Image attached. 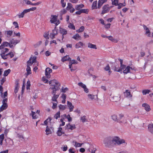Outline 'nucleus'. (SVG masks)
<instances>
[{"label":"nucleus","mask_w":153,"mask_h":153,"mask_svg":"<svg viewBox=\"0 0 153 153\" xmlns=\"http://www.w3.org/2000/svg\"><path fill=\"white\" fill-rule=\"evenodd\" d=\"M103 143L105 147L110 148L125 143L126 142L124 140L118 137L108 136L104 139Z\"/></svg>","instance_id":"1"},{"label":"nucleus","mask_w":153,"mask_h":153,"mask_svg":"<svg viewBox=\"0 0 153 153\" xmlns=\"http://www.w3.org/2000/svg\"><path fill=\"white\" fill-rule=\"evenodd\" d=\"M88 97L89 99L91 100H94L95 103L97 104L99 103V101L100 100L98 98L97 95L88 94Z\"/></svg>","instance_id":"2"},{"label":"nucleus","mask_w":153,"mask_h":153,"mask_svg":"<svg viewBox=\"0 0 153 153\" xmlns=\"http://www.w3.org/2000/svg\"><path fill=\"white\" fill-rule=\"evenodd\" d=\"M110 8L109 7V5L106 4L103 6L102 7V10L101 14L103 15L108 13L110 10Z\"/></svg>","instance_id":"3"},{"label":"nucleus","mask_w":153,"mask_h":153,"mask_svg":"<svg viewBox=\"0 0 153 153\" xmlns=\"http://www.w3.org/2000/svg\"><path fill=\"white\" fill-rule=\"evenodd\" d=\"M49 84L53 87H57L60 86V84L59 82L55 79L51 80L49 82Z\"/></svg>","instance_id":"4"},{"label":"nucleus","mask_w":153,"mask_h":153,"mask_svg":"<svg viewBox=\"0 0 153 153\" xmlns=\"http://www.w3.org/2000/svg\"><path fill=\"white\" fill-rule=\"evenodd\" d=\"M52 71L51 69L49 68H47L45 70V74L47 77L48 78H49L51 77V75L50 73H51Z\"/></svg>","instance_id":"5"},{"label":"nucleus","mask_w":153,"mask_h":153,"mask_svg":"<svg viewBox=\"0 0 153 153\" xmlns=\"http://www.w3.org/2000/svg\"><path fill=\"white\" fill-rule=\"evenodd\" d=\"M125 97L127 98H131L132 95L131 94L130 91L128 90H126L123 93Z\"/></svg>","instance_id":"6"},{"label":"nucleus","mask_w":153,"mask_h":153,"mask_svg":"<svg viewBox=\"0 0 153 153\" xmlns=\"http://www.w3.org/2000/svg\"><path fill=\"white\" fill-rule=\"evenodd\" d=\"M57 30L56 29V27H55L54 29L53 30L52 33H51V38L52 39L55 38V36L57 35L58 34Z\"/></svg>","instance_id":"7"},{"label":"nucleus","mask_w":153,"mask_h":153,"mask_svg":"<svg viewBox=\"0 0 153 153\" xmlns=\"http://www.w3.org/2000/svg\"><path fill=\"white\" fill-rule=\"evenodd\" d=\"M28 12L27 10V9H25L23 11H22V13H19L18 15V16L19 18H23L25 15L27 14V13H28Z\"/></svg>","instance_id":"8"},{"label":"nucleus","mask_w":153,"mask_h":153,"mask_svg":"<svg viewBox=\"0 0 153 153\" xmlns=\"http://www.w3.org/2000/svg\"><path fill=\"white\" fill-rule=\"evenodd\" d=\"M89 151L91 153H95L97 149L95 146L91 145L88 149Z\"/></svg>","instance_id":"9"},{"label":"nucleus","mask_w":153,"mask_h":153,"mask_svg":"<svg viewBox=\"0 0 153 153\" xmlns=\"http://www.w3.org/2000/svg\"><path fill=\"white\" fill-rule=\"evenodd\" d=\"M131 68V69H133L131 68H130L129 66H127V67L126 66L124 68L122 69V70H123V72L124 74H127L130 71V69Z\"/></svg>","instance_id":"10"},{"label":"nucleus","mask_w":153,"mask_h":153,"mask_svg":"<svg viewBox=\"0 0 153 153\" xmlns=\"http://www.w3.org/2000/svg\"><path fill=\"white\" fill-rule=\"evenodd\" d=\"M59 32L62 35V40L64 38V35L67 33V31L65 29L61 28L60 29Z\"/></svg>","instance_id":"11"},{"label":"nucleus","mask_w":153,"mask_h":153,"mask_svg":"<svg viewBox=\"0 0 153 153\" xmlns=\"http://www.w3.org/2000/svg\"><path fill=\"white\" fill-rule=\"evenodd\" d=\"M107 1V0H99L98 3L97 8L100 9L102 4Z\"/></svg>","instance_id":"12"},{"label":"nucleus","mask_w":153,"mask_h":153,"mask_svg":"<svg viewBox=\"0 0 153 153\" xmlns=\"http://www.w3.org/2000/svg\"><path fill=\"white\" fill-rule=\"evenodd\" d=\"M59 87V86H58L57 87H51L50 88L53 90V91L52 92V94H56V91H57L59 90L60 88Z\"/></svg>","instance_id":"13"},{"label":"nucleus","mask_w":153,"mask_h":153,"mask_svg":"<svg viewBox=\"0 0 153 153\" xmlns=\"http://www.w3.org/2000/svg\"><path fill=\"white\" fill-rule=\"evenodd\" d=\"M142 106L144 107L145 109L147 111H149L151 110V108L149 105L146 103H143L142 105Z\"/></svg>","instance_id":"14"},{"label":"nucleus","mask_w":153,"mask_h":153,"mask_svg":"<svg viewBox=\"0 0 153 153\" xmlns=\"http://www.w3.org/2000/svg\"><path fill=\"white\" fill-rule=\"evenodd\" d=\"M144 29L146 31V34L147 35L148 37H150V32L149 28L146 27V26L144 25L143 26Z\"/></svg>","instance_id":"15"},{"label":"nucleus","mask_w":153,"mask_h":153,"mask_svg":"<svg viewBox=\"0 0 153 153\" xmlns=\"http://www.w3.org/2000/svg\"><path fill=\"white\" fill-rule=\"evenodd\" d=\"M68 106L69 107L70 111L71 112L73 111L74 108V106L72 105V103L69 101H67Z\"/></svg>","instance_id":"16"},{"label":"nucleus","mask_w":153,"mask_h":153,"mask_svg":"<svg viewBox=\"0 0 153 153\" xmlns=\"http://www.w3.org/2000/svg\"><path fill=\"white\" fill-rule=\"evenodd\" d=\"M20 3L23 5H25L30 3L29 0H20Z\"/></svg>","instance_id":"17"},{"label":"nucleus","mask_w":153,"mask_h":153,"mask_svg":"<svg viewBox=\"0 0 153 153\" xmlns=\"http://www.w3.org/2000/svg\"><path fill=\"white\" fill-rule=\"evenodd\" d=\"M16 138L17 139L20 141L23 140L25 139V137L22 134H17Z\"/></svg>","instance_id":"18"},{"label":"nucleus","mask_w":153,"mask_h":153,"mask_svg":"<svg viewBox=\"0 0 153 153\" xmlns=\"http://www.w3.org/2000/svg\"><path fill=\"white\" fill-rule=\"evenodd\" d=\"M66 128H68V129L72 130L75 129L76 128V127L75 125H71L69 123L68 124L66 125Z\"/></svg>","instance_id":"19"},{"label":"nucleus","mask_w":153,"mask_h":153,"mask_svg":"<svg viewBox=\"0 0 153 153\" xmlns=\"http://www.w3.org/2000/svg\"><path fill=\"white\" fill-rule=\"evenodd\" d=\"M7 107V104L3 103V105L0 107V112L3 111L4 110L6 109Z\"/></svg>","instance_id":"20"},{"label":"nucleus","mask_w":153,"mask_h":153,"mask_svg":"<svg viewBox=\"0 0 153 153\" xmlns=\"http://www.w3.org/2000/svg\"><path fill=\"white\" fill-rule=\"evenodd\" d=\"M148 130L151 133H153V124H149L148 125Z\"/></svg>","instance_id":"21"},{"label":"nucleus","mask_w":153,"mask_h":153,"mask_svg":"<svg viewBox=\"0 0 153 153\" xmlns=\"http://www.w3.org/2000/svg\"><path fill=\"white\" fill-rule=\"evenodd\" d=\"M20 41L18 40H15L14 39H12L10 41V43L11 44H13L16 45V44L19 43Z\"/></svg>","instance_id":"22"},{"label":"nucleus","mask_w":153,"mask_h":153,"mask_svg":"<svg viewBox=\"0 0 153 153\" xmlns=\"http://www.w3.org/2000/svg\"><path fill=\"white\" fill-rule=\"evenodd\" d=\"M88 48H91L95 49H97L96 45L92 44L90 43H88Z\"/></svg>","instance_id":"23"},{"label":"nucleus","mask_w":153,"mask_h":153,"mask_svg":"<svg viewBox=\"0 0 153 153\" xmlns=\"http://www.w3.org/2000/svg\"><path fill=\"white\" fill-rule=\"evenodd\" d=\"M69 59H70V61L71 60V59L70 58L69 56L67 55L63 57L62 59L61 60L62 62H64L68 60H69Z\"/></svg>","instance_id":"24"},{"label":"nucleus","mask_w":153,"mask_h":153,"mask_svg":"<svg viewBox=\"0 0 153 153\" xmlns=\"http://www.w3.org/2000/svg\"><path fill=\"white\" fill-rule=\"evenodd\" d=\"M52 18L50 22L52 23H54L56 21L57 16H52Z\"/></svg>","instance_id":"25"},{"label":"nucleus","mask_w":153,"mask_h":153,"mask_svg":"<svg viewBox=\"0 0 153 153\" xmlns=\"http://www.w3.org/2000/svg\"><path fill=\"white\" fill-rule=\"evenodd\" d=\"M72 38L76 40H79L81 39V36H79L78 33L76 34L73 36Z\"/></svg>","instance_id":"26"},{"label":"nucleus","mask_w":153,"mask_h":153,"mask_svg":"<svg viewBox=\"0 0 153 153\" xmlns=\"http://www.w3.org/2000/svg\"><path fill=\"white\" fill-rule=\"evenodd\" d=\"M84 7L83 4H81L79 5H77L75 6V8L76 10H79L81 8H83Z\"/></svg>","instance_id":"27"},{"label":"nucleus","mask_w":153,"mask_h":153,"mask_svg":"<svg viewBox=\"0 0 153 153\" xmlns=\"http://www.w3.org/2000/svg\"><path fill=\"white\" fill-rule=\"evenodd\" d=\"M120 99V97L114 96L112 97V100L114 102H116L119 101Z\"/></svg>","instance_id":"28"},{"label":"nucleus","mask_w":153,"mask_h":153,"mask_svg":"<svg viewBox=\"0 0 153 153\" xmlns=\"http://www.w3.org/2000/svg\"><path fill=\"white\" fill-rule=\"evenodd\" d=\"M114 71L118 72H122V68H119V66L117 65L115 66Z\"/></svg>","instance_id":"29"},{"label":"nucleus","mask_w":153,"mask_h":153,"mask_svg":"<svg viewBox=\"0 0 153 153\" xmlns=\"http://www.w3.org/2000/svg\"><path fill=\"white\" fill-rule=\"evenodd\" d=\"M45 131L46 134H51L53 133V132L51 131V129L49 128L48 126L46 127Z\"/></svg>","instance_id":"30"},{"label":"nucleus","mask_w":153,"mask_h":153,"mask_svg":"<svg viewBox=\"0 0 153 153\" xmlns=\"http://www.w3.org/2000/svg\"><path fill=\"white\" fill-rule=\"evenodd\" d=\"M13 32L12 30H8L7 31V37H10L12 35Z\"/></svg>","instance_id":"31"},{"label":"nucleus","mask_w":153,"mask_h":153,"mask_svg":"<svg viewBox=\"0 0 153 153\" xmlns=\"http://www.w3.org/2000/svg\"><path fill=\"white\" fill-rule=\"evenodd\" d=\"M83 45V43L80 42L76 44L75 47L76 48H80L81 46H82Z\"/></svg>","instance_id":"32"},{"label":"nucleus","mask_w":153,"mask_h":153,"mask_svg":"<svg viewBox=\"0 0 153 153\" xmlns=\"http://www.w3.org/2000/svg\"><path fill=\"white\" fill-rule=\"evenodd\" d=\"M59 95H56L55 94H53V96L52 98V100L54 101L57 102V99L59 97Z\"/></svg>","instance_id":"33"},{"label":"nucleus","mask_w":153,"mask_h":153,"mask_svg":"<svg viewBox=\"0 0 153 153\" xmlns=\"http://www.w3.org/2000/svg\"><path fill=\"white\" fill-rule=\"evenodd\" d=\"M9 51V49L7 48H5L3 49L1 51V53L2 54H5L8 52Z\"/></svg>","instance_id":"34"},{"label":"nucleus","mask_w":153,"mask_h":153,"mask_svg":"<svg viewBox=\"0 0 153 153\" xmlns=\"http://www.w3.org/2000/svg\"><path fill=\"white\" fill-rule=\"evenodd\" d=\"M97 1H94L92 5V9H94L97 8Z\"/></svg>","instance_id":"35"},{"label":"nucleus","mask_w":153,"mask_h":153,"mask_svg":"<svg viewBox=\"0 0 153 153\" xmlns=\"http://www.w3.org/2000/svg\"><path fill=\"white\" fill-rule=\"evenodd\" d=\"M26 71H27V75H29V74H30L31 73L30 72V71H31L30 68V67L29 65H27V68L26 69Z\"/></svg>","instance_id":"36"},{"label":"nucleus","mask_w":153,"mask_h":153,"mask_svg":"<svg viewBox=\"0 0 153 153\" xmlns=\"http://www.w3.org/2000/svg\"><path fill=\"white\" fill-rule=\"evenodd\" d=\"M11 70L10 69L5 71L4 72V76H7L10 73Z\"/></svg>","instance_id":"37"},{"label":"nucleus","mask_w":153,"mask_h":153,"mask_svg":"<svg viewBox=\"0 0 153 153\" xmlns=\"http://www.w3.org/2000/svg\"><path fill=\"white\" fill-rule=\"evenodd\" d=\"M112 119L113 120L115 121H117L118 122H120V121L117 119V116L116 115H113L111 116Z\"/></svg>","instance_id":"38"},{"label":"nucleus","mask_w":153,"mask_h":153,"mask_svg":"<svg viewBox=\"0 0 153 153\" xmlns=\"http://www.w3.org/2000/svg\"><path fill=\"white\" fill-rule=\"evenodd\" d=\"M73 7V6L70 3H68V6L66 8L67 10H69L71 9Z\"/></svg>","instance_id":"39"},{"label":"nucleus","mask_w":153,"mask_h":153,"mask_svg":"<svg viewBox=\"0 0 153 153\" xmlns=\"http://www.w3.org/2000/svg\"><path fill=\"white\" fill-rule=\"evenodd\" d=\"M74 146H75L76 147H80L81 146L82 143H78L76 142H74Z\"/></svg>","instance_id":"40"},{"label":"nucleus","mask_w":153,"mask_h":153,"mask_svg":"<svg viewBox=\"0 0 153 153\" xmlns=\"http://www.w3.org/2000/svg\"><path fill=\"white\" fill-rule=\"evenodd\" d=\"M60 117V111H59L57 112L56 114L54 116V117L56 119H57L58 118H59Z\"/></svg>","instance_id":"41"},{"label":"nucleus","mask_w":153,"mask_h":153,"mask_svg":"<svg viewBox=\"0 0 153 153\" xmlns=\"http://www.w3.org/2000/svg\"><path fill=\"white\" fill-rule=\"evenodd\" d=\"M59 107L60 110H64L66 109V105H62L61 104L59 106Z\"/></svg>","instance_id":"42"},{"label":"nucleus","mask_w":153,"mask_h":153,"mask_svg":"<svg viewBox=\"0 0 153 153\" xmlns=\"http://www.w3.org/2000/svg\"><path fill=\"white\" fill-rule=\"evenodd\" d=\"M150 92V90L148 89L144 90L142 91V93L143 95H146L147 94H149Z\"/></svg>","instance_id":"43"},{"label":"nucleus","mask_w":153,"mask_h":153,"mask_svg":"<svg viewBox=\"0 0 153 153\" xmlns=\"http://www.w3.org/2000/svg\"><path fill=\"white\" fill-rule=\"evenodd\" d=\"M64 116L65 117L68 119V122H70L72 120V118L70 116L69 114H68L67 115H66L65 114L64 115Z\"/></svg>","instance_id":"44"},{"label":"nucleus","mask_w":153,"mask_h":153,"mask_svg":"<svg viewBox=\"0 0 153 153\" xmlns=\"http://www.w3.org/2000/svg\"><path fill=\"white\" fill-rule=\"evenodd\" d=\"M104 69L106 71H108V73L110 74L111 72L110 71V67L108 65H107L106 66L105 68Z\"/></svg>","instance_id":"45"},{"label":"nucleus","mask_w":153,"mask_h":153,"mask_svg":"<svg viewBox=\"0 0 153 153\" xmlns=\"http://www.w3.org/2000/svg\"><path fill=\"white\" fill-rule=\"evenodd\" d=\"M72 64H71V62H69V68L71 69V71H74L76 69V68H74L73 67H72Z\"/></svg>","instance_id":"46"},{"label":"nucleus","mask_w":153,"mask_h":153,"mask_svg":"<svg viewBox=\"0 0 153 153\" xmlns=\"http://www.w3.org/2000/svg\"><path fill=\"white\" fill-rule=\"evenodd\" d=\"M40 4V2H39L34 3H32L30 1V3L28 4H27V5H33V6H36L39 5Z\"/></svg>","instance_id":"47"},{"label":"nucleus","mask_w":153,"mask_h":153,"mask_svg":"<svg viewBox=\"0 0 153 153\" xmlns=\"http://www.w3.org/2000/svg\"><path fill=\"white\" fill-rule=\"evenodd\" d=\"M119 60L120 62V67L121 68L123 69V68H124V67L126 66L125 65H123V60L121 59H119Z\"/></svg>","instance_id":"48"},{"label":"nucleus","mask_w":153,"mask_h":153,"mask_svg":"<svg viewBox=\"0 0 153 153\" xmlns=\"http://www.w3.org/2000/svg\"><path fill=\"white\" fill-rule=\"evenodd\" d=\"M32 58V57H30L28 61L27 62V65H32L33 63L31 62Z\"/></svg>","instance_id":"49"},{"label":"nucleus","mask_w":153,"mask_h":153,"mask_svg":"<svg viewBox=\"0 0 153 153\" xmlns=\"http://www.w3.org/2000/svg\"><path fill=\"white\" fill-rule=\"evenodd\" d=\"M68 27L73 30H75V29L74 26L71 23L69 24Z\"/></svg>","instance_id":"50"},{"label":"nucleus","mask_w":153,"mask_h":153,"mask_svg":"<svg viewBox=\"0 0 153 153\" xmlns=\"http://www.w3.org/2000/svg\"><path fill=\"white\" fill-rule=\"evenodd\" d=\"M85 118L86 116H83V117H81L80 120L82 123H84L86 121V120Z\"/></svg>","instance_id":"51"},{"label":"nucleus","mask_w":153,"mask_h":153,"mask_svg":"<svg viewBox=\"0 0 153 153\" xmlns=\"http://www.w3.org/2000/svg\"><path fill=\"white\" fill-rule=\"evenodd\" d=\"M66 12L67 11L65 9H63L60 12V16H62L63 14H65V13H66Z\"/></svg>","instance_id":"52"},{"label":"nucleus","mask_w":153,"mask_h":153,"mask_svg":"<svg viewBox=\"0 0 153 153\" xmlns=\"http://www.w3.org/2000/svg\"><path fill=\"white\" fill-rule=\"evenodd\" d=\"M68 89L66 87L65 88H64L63 87H62L61 91V92L63 93H65L66 92V91H68Z\"/></svg>","instance_id":"53"},{"label":"nucleus","mask_w":153,"mask_h":153,"mask_svg":"<svg viewBox=\"0 0 153 153\" xmlns=\"http://www.w3.org/2000/svg\"><path fill=\"white\" fill-rule=\"evenodd\" d=\"M78 85L80 86L82 88H84L86 87V86L82 82H79L78 83Z\"/></svg>","instance_id":"54"},{"label":"nucleus","mask_w":153,"mask_h":153,"mask_svg":"<svg viewBox=\"0 0 153 153\" xmlns=\"http://www.w3.org/2000/svg\"><path fill=\"white\" fill-rule=\"evenodd\" d=\"M118 3V0H114V1H112V4L115 5H117Z\"/></svg>","instance_id":"55"},{"label":"nucleus","mask_w":153,"mask_h":153,"mask_svg":"<svg viewBox=\"0 0 153 153\" xmlns=\"http://www.w3.org/2000/svg\"><path fill=\"white\" fill-rule=\"evenodd\" d=\"M19 88V86L18 85V83H17L15 87V88L14 91V92L16 94L18 92Z\"/></svg>","instance_id":"56"},{"label":"nucleus","mask_w":153,"mask_h":153,"mask_svg":"<svg viewBox=\"0 0 153 153\" xmlns=\"http://www.w3.org/2000/svg\"><path fill=\"white\" fill-rule=\"evenodd\" d=\"M118 9H120L121 8V7L123 6H125V5H123V4H122L121 3H120L119 4H118Z\"/></svg>","instance_id":"57"},{"label":"nucleus","mask_w":153,"mask_h":153,"mask_svg":"<svg viewBox=\"0 0 153 153\" xmlns=\"http://www.w3.org/2000/svg\"><path fill=\"white\" fill-rule=\"evenodd\" d=\"M0 55L1 57V58L4 59H7V56L5 54H1Z\"/></svg>","instance_id":"58"},{"label":"nucleus","mask_w":153,"mask_h":153,"mask_svg":"<svg viewBox=\"0 0 153 153\" xmlns=\"http://www.w3.org/2000/svg\"><path fill=\"white\" fill-rule=\"evenodd\" d=\"M30 82L29 80H28L27 82V85L26 88L27 89H30Z\"/></svg>","instance_id":"59"},{"label":"nucleus","mask_w":153,"mask_h":153,"mask_svg":"<svg viewBox=\"0 0 153 153\" xmlns=\"http://www.w3.org/2000/svg\"><path fill=\"white\" fill-rule=\"evenodd\" d=\"M6 81V78L5 77H3L2 79L1 80V85H2Z\"/></svg>","instance_id":"60"},{"label":"nucleus","mask_w":153,"mask_h":153,"mask_svg":"<svg viewBox=\"0 0 153 153\" xmlns=\"http://www.w3.org/2000/svg\"><path fill=\"white\" fill-rule=\"evenodd\" d=\"M81 10L82 13H87L88 12V10L87 9H82Z\"/></svg>","instance_id":"61"},{"label":"nucleus","mask_w":153,"mask_h":153,"mask_svg":"<svg viewBox=\"0 0 153 153\" xmlns=\"http://www.w3.org/2000/svg\"><path fill=\"white\" fill-rule=\"evenodd\" d=\"M36 9V7H33L32 8H30V9H27V10L28 12H30V11H33L35 10Z\"/></svg>","instance_id":"62"},{"label":"nucleus","mask_w":153,"mask_h":153,"mask_svg":"<svg viewBox=\"0 0 153 153\" xmlns=\"http://www.w3.org/2000/svg\"><path fill=\"white\" fill-rule=\"evenodd\" d=\"M7 91H5L4 93V95H3V94H2V95H1V97L3 98H5V97H7Z\"/></svg>","instance_id":"63"},{"label":"nucleus","mask_w":153,"mask_h":153,"mask_svg":"<svg viewBox=\"0 0 153 153\" xmlns=\"http://www.w3.org/2000/svg\"><path fill=\"white\" fill-rule=\"evenodd\" d=\"M74 148L70 149L69 150V152L70 153H74Z\"/></svg>","instance_id":"64"}]
</instances>
